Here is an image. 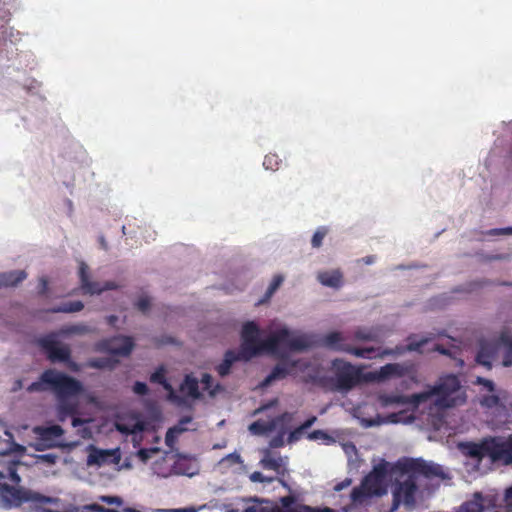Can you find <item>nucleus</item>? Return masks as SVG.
I'll return each mask as SVG.
<instances>
[{"label": "nucleus", "mask_w": 512, "mask_h": 512, "mask_svg": "<svg viewBox=\"0 0 512 512\" xmlns=\"http://www.w3.org/2000/svg\"><path fill=\"white\" fill-rule=\"evenodd\" d=\"M280 163L281 160L277 154L269 153L264 157L263 166L266 170L276 171Z\"/></svg>", "instance_id": "32"}, {"label": "nucleus", "mask_w": 512, "mask_h": 512, "mask_svg": "<svg viewBox=\"0 0 512 512\" xmlns=\"http://www.w3.org/2000/svg\"><path fill=\"white\" fill-rule=\"evenodd\" d=\"M471 457L489 458L493 463L512 464V434L508 437H488L470 447Z\"/></svg>", "instance_id": "5"}, {"label": "nucleus", "mask_w": 512, "mask_h": 512, "mask_svg": "<svg viewBox=\"0 0 512 512\" xmlns=\"http://www.w3.org/2000/svg\"><path fill=\"white\" fill-rule=\"evenodd\" d=\"M499 344L500 342L498 343L496 341H481L479 351L476 355L477 363L490 369L492 367V361L496 358L498 353Z\"/></svg>", "instance_id": "18"}, {"label": "nucleus", "mask_w": 512, "mask_h": 512, "mask_svg": "<svg viewBox=\"0 0 512 512\" xmlns=\"http://www.w3.org/2000/svg\"><path fill=\"white\" fill-rule=\"evenodd\" d=\"M280 346H286L290 351H303L309 347V343L305 336H293L287 328L278 329L261 340L260 329L255 322L243 324L239 351L245 361L263 353L280 355Z\"/></svg>", "instance_id": "1"}, {"label": "nucleus", "mask_w": 512, "mask_h": 512, "mask_svg": "<svg viewBox=\"0 0 512 512\" xmlns=\"http://www.w3.org/2000/svg\"><path fill=\"white\" fill-rule=\"evenodd\" d=\"M409 342L408 344L403 346H396L395 348H386L383 350H380L375 347H353L351 345L348 346V348H344L345 352L348 354H351L358 358H364V359H373V358H384L385 356L389 355H399L403 354L405 351H416L421 352V348L429 341L428 338H422L418 341L414 340L412 337L408 338Z\"/></svg>", "instance_id": "7"}, {"label": "nucleus", "mask_w": 512, "mask_h": 512, "mask_svg": "<svg viewBox=\"0 0 512 512\" xmlns=\"http://www.w3.org/2000/svg\"><path fill=\"white\" fill-rule=\"evenodd\" d=\"M417 490L418 486L413 476H408L403 482L397 483L393 489L391 511H396L401 504L413 507Z\"/></svg>", "instance_id": "10"}, {"label": "nucleus", "mask_w": 512, "mask_h": 512, "mask_svg": "<svg viewBox=\"0 0 512 512\" xmlns=\"http://www.w3.org/2000/svg\"><path fill=\"white\" fill-rule=\"evenodd\" d=\"M375 260V257L374 256H366L365 258H363V262L365 264H372Z\"/></svg>", "instance_id": "61"}, {"label": "nucleus", "mask_w": 512, "mask_h": 512, "mask_svg": "<svg viewBox=\"0 0 512 512\" xmlns=\"http://www.w3.org/2000/svg\"><path fill=\"white\" fill-rule=\"evenodd\" d=\"M283 282V277L281 275H276L273 277L271 283L269 284L267 291L265 293V299L260 301V303L270 299V297L275 293V291L280 287Z\"/></svg>", "instance_id": "35"}, {"label": "nucleus", "mask_w": 512, "mask_h": 512, "mask_svg": "<svg viewBox=\"0 0 512 512\" xmlns=\"http://www.w3.org/2000/svg\"><path fill=\"white\" fill-rule=\"evenodd\" d=\"M281 348H287L286 346H280ZM281 361L275 365V367L271 370L268 376L262 382L263 386H268L272 382L276 380H282L286 378L297 366L298 361H291L289 359L283 358L282 351L280 350Z\"/></svg>", "instance_id": "16"}, {"label": "nucleus", "mask_w": 512, "mask_h": 512, "mask_svg": "<svg viewBox=\"0 0 512 512\" xmlns=\"http://www.w3.org/2000/svg\"><path fill=\"white\" fill-rule=\"evenodd\" d=\"M84 423H85V420H83V419H81L79 417H73V419H72V426L73 427H78V426H80V425H82Z\"/></svg>", "instance_id": "60"}, {"label": "nucleus", "mask_w": 512, "mask_h": 512, "mask_svg": "<svg viewBox=\"0 0 512 512\" xmlns=\"http://www.w3.org/2000/svg\"><path fill=\"white\" fill-rule=\"evenodd\" d=\"M88 366L92 368L102 369L112 367V363L111 360L108 358H96L90 360Z\"/></svg>", "instance_id": "36"}, {"label": "nucleus", "mask_w": 512, "mask_h": 512, "mask_svg": "<svg viewBox=\"0 0 512 512\" xmlns=\"http://www.w3.org/2000/svg\"><path fill=\"white\" fill-rule=\"evenodd\" d=\"M292 419V415L285 412L270 421L257 420L249 425V431L254 435H264L276 429L280 422H288Z\"/></svg>", "instance_id": "17"}, {"label": "nucleus", "mask_w": 512, "mask_h": 512, "mask_svg": "<svg viewBox=\"0 0 512 512\" xmlns=\"http://www.w3.org/2000/svg\"><path fill=\"white\" fill-rule=\"evenodd\" d=\"M408 373V368L400 363H388L378 370L366 373V382H384L392 378H401Z\"/></svg>", "instance_id": "14"}, {"label": "nucleus", "mask_w": 512, "mask_h": 512, "mask_svg": "<svg viewBox=\"0 0 512 512\" xmlns=\"http://www.w3.org/2000/svg\"><path fill=\"white\" fill-rule=\"evenodd\" d=\"M317 278L322 285L331 288H339L343 283V275L339 270L320 272Z\"/></svg>", "instance_id": "22"}, {"label": "nucleus", "mask_w": 512, "mask_h": 512, "mask_svg": "<svg viewBox=\"0 0 512 512\" xmlns=\"http://www.w3.org/2000/svg\"><path fill=\"white\" fill-rule=\"evenodd\" d=\"M476 384L483 385L488 391L493 392L495 390V385L493 381L489 379H485L483 377H477Z\"/></svg>", "instance_id": "44"}, {"label": "nucleus", "mask_w": 512, "mask_h": 512, "mask_svg": "<svg viewBox=\"0 0 512 512\" xmlns=\"http://www.w3.org/2000/svg\"><path fill=\"white\" fill-rule=\"evenodd\" d=\"M237 361H245L241 356V352L227 350L223 361L216 367V371L221 377H224L230 373L232 365Z\"/></svg>", "instance_id": "20"}, {"label": "nucleus", "mask_w": 512, "mask_h": 512, "mask_svg": "<svg viewBox=\"0 0 512 512\" xmlns=\"http://www.w3.org/2000/svg\"><path fill=\"white\" fill-rule=\"evenodd\" d=\"M481 404L487 408L497 407L500 405V398L497 395H487L482 398Z\"/></svg>", "instance_id": "37"}, {"label": "nucleus", "mask_w": 512, "mask_h": 512, "mask_svg": "<svg viewBox=\"0 0 512 512\" xmlns=\"http://www.w3.org/2000/svg\"><path fill=\"white\" fill-rule=\"evenodd\" d=\"M180 391L194 399H198L200 397L198 380L189 375L185 376L180 385Z\"/></svg>", "instance_id": "26"}, {"label": "nucleus", "mask_w": 512, "mask_h": 512, "mask_svg": "<svg viewBox=\"0 0 512 512\" xmlns=\"http://www.w3.org/2000/svg\"><path fill=\"white\" fill-rule=\"evenodd\" d=\"M226 458L231 460L233 463H239L240 462V456L238 454H236V453H231Z\"/></svg>", "instance_id": "59"}, {"label": "nucleus", "mask_w": 512, "mask_h": 512, "mask_svg": "<svg viewBox=\"0 0 512 512\" xmlns=\"http://www.w3.org/2000/svg\"><path fill=\"white\" fill-rule=\"evenodd\" d=\"M123 512H139L138 510L134 509V508H125L123 510Z\"/></svg>", "instance_id": "63"}, {"label": "nucleus", "mask_w": 512, "mask_h": 512, "mask_svg": "<svg viewBox=\"0 0 512 512\" xmlns=\"http://www.w3.org/2000/svg\"><path fill=\"white\" fill-rule=\"evenodd\" d=\"M322 346L335 350L345 352L344 348H348L349 344L344 342V337L341 332L333 331L325 334L321 338Z\"/></svg>", "instance_id": "19"}, {"label": "nucleus", "mask_w": 512, "mask_h": 512, "mask_svg": "<svg viewBox=\"0 0 512 512\" xmlns=\"http://www.w3.org/2000/svg\"><path fill=\"white\" fill-rule=\"evenodd\" d=\"M477 499L473 501H468L462 505L460 512H483L484 507L482 504V496L481 494H475Z\"/></svg>", "instance_id": "31"}, {"label": "nucleus", "mask_w": 512, "mask_h": 512, "mask_svg": "<svg viewBox=\"0 0 512 512\" xmlns=\"http://www.w3.org/2000/svg\"><path fill=\"white\" fill-rule=\"evenodd\" d=\"M134 348V341L129 336H113L96 343V350L117 356H129Z\"/></svg>", "instance_id": "11"}, {"label": "nucleus", "mask_w": 512, "mask_h": 512, "mask_svg": "<svg viewBox=\"0 0 512 512\" xmlns=\"http://www.w3.org/2000/svg\"><path fill=\"white\" fill-rule=\"evenodd\" d=\"M8 476H9V479L14 484L18 485L21 482V477L17 473V469H16V465L15 464L9 465V467H8Z\"/></svg>", "instance_id": "41"}, {"label": "nucleus", "mask_w": 512, "mask_h": 512, "mask_svg": "<svg viewBox=\"0 0 512 512\" xmlns=\"http://www.w3.org/2000/svg\"><path fill=\"white\" fill-rule=\"evenodd\" d=\"M12 450L11 443L0 437V455H6Z\"/></svg>", "instance_id": "49"}, {"label": "nucleus", "mask_w": 512, "mask_h": 512, "mask_svg": "<svg viewBox=\"0 0 512 512\" xmlns=\"http://www.w3.org/2000/svg\"><path fill=\"white\" fill-rule=\"evenodd\" d=\"M269 444H270V447H272V448H280V447L284 446V434L280 433V434L274 436L270 440Z\"/></svg>", "instance_id": "45"}, {"label": "nucleus", "mask_w": 512, "mask_h": 512, "mask_svg": "<svg viewBox=\"0 0 512 512\" xmlns=\"http://www.w3.org/2000/svg\"><path fill=\"white\" fill-rule=\"evenodd\" d=\"M250 480L252 482H260V483L267 482V483H271V482L274 481V478L273 477H266L261 472L255 471V472H253L250 475Z\"/></svg>", "instance_id": "40"}, {"label": "nucleus", "mask_w": 512, "mask_h": 512, "mask_svg": "<svg viewBox=\"0 0 512 512\" xmlns=\"http://www.w3.org/2000/svg\"><path fill=\"white\" fill-rule=\"evenodd\" d=\"M316 421V417L312 416L308 418L303 424H301L299 427L302 429L303 432H305L308 428H310L314 422Z\"/></svg>", "instance_id": "55"}, {"label": "nucleus", "mask_w": 512, "mask_h": 512, "mask_svg": "<svg viewBox=\"0 0 512 512\" xmlns=\"http://www.w3.org/2000/svg\"><path fill=\"white\" fill-rule=\"evenodd\" d=\"M308 438L310 440H319V439L326 440V439H329L330 437L327 435V433H325L322 430H314L313 432H311L308 435Z\"/></svg>", "instance_id": "47"}, {"label": "nucleus", "mask_w": 512, "mask_h": 512, "mask_svg": "<svg viewBox=\"0 0 512 512\" xmlns=\"http://www.w3.org/2000/svg\"><path fill=\"white\" fill-rule=\"evenodd\" d=\"M37 345L43 350L47 358L52 362L69 363L71 360V349L66 344L57 340L55 333L44 335L36 340Z\"/></svg>", "instance_id": "9"}, {"label": "nucleus", "mask_w": 512, "mask_h": 512, "mask_svg": "<svg viewBox=\"0 0 512 512\" xmlns=\"http://www.w3.org/2000/svg\"><path fill=\"white\" fill-rule=\"evenodd\" d=\"M402 470L409 473V476H413L415 481L419 476H423L429 480L434 478H446V474L439 464L428 462L422 458L406 459L402 464Z\"/></svg>", "instance_id": "8"}, {"label": "nucleus", "mask_w": 512, "mask_h": 512, "mask_svg": "<svg viewBox=\"0 0 512 512\" xmlns=\"http://www.w3.org/2000/svg\"><path fill=\"white\" fill-rule=\"evenodd\" d=\"M432 397H436L435 406L442 409L452 408L466 402L465 392L462 390L461 382L455 374L440 376L433 386H429L423 392L413 394L412 402L419 405Z\"/></svg>", "instance_id": "3"}, {"label": "nucleus", "mask_w": 512, "mask_h": 512, "mask_svg": "<svg viewBox=\"0 0 512 512\" xmlns=\"http://www.w3.org/2000/svg\"><path fill=\"white\" fill-rule=\"evenodd\" d=\"M101 499L103 502H106L107 504H122V499L118 496H103Z\"/></svg>", "instance_id": "53"}, {"label": "nucleus", "mask_w": 512, "mask_h": 512, "mask_svg": "<svg viewBox=\"0 0 512 512\" xmlns=\"http://www.w3.org/2000/svg\"><path fill=\"white\" fill-rule=\"evenodd\" d=\"M37 436L38 445L44 448L65 447L67 444L62 442L64 429L60 425L36 426L33 429Z\"/></svg>", "instance_id": "12"}, {"label": "nucleus", "mask_w": 512, "mask_h": 512, "mask_svg": "<svg viewBox=\"0 0 512 512\" xmlns=\"http://www.w3.org/2000/svg\"><path fill=\"white\" fill-rule=\"evenodd\" d=\"M111 456L112 452L110 450H102L94 446H90V453L87 457V464L101 466L106 463Z\"/></svg>", "instance_id": "24"}, {"label": "nucleus", "mask_w": 512, "mask_h": 512, "mask_svg": "<svg viewBox=\"0 0 512 512\" xmlns=\"http://www.w3.org/2000/svg\"><path fill=\"white\" fill-rule=\"evenodd\" d=\"M504 502L509 510H512V487L508 488L505 493Z\"/></svg>", "instance_id": "54"}, {"label": "nucleus", "mask_w": 512, "mask_h": 512, "mask_svg": "<svg viewBox=\"0 0 512 512\" xmlns=\"http://www.w3.org/2000/svg\"><path fill=\"white\" fill-rule=\"evenodd\" d=\"M0 499L5 508L19 507L23 503H30L35 508H42L52 504L54 499L25 487H14L7 483H0Z\"/></svg>", "instance_id": "6"}, {"label": "nucleus", "mask_w": 512, "mask_h": 512, "mask_svg": "<svg viewBox=\"0 0 512 512\" xmlns=\"http://www.w3.org/2000/svg\"><path fill=\"white\" fill-rule=\"evenodd\" d=\"M84 308L83 302L80 300L69 301L52 308L50 311L53 313H74L79 312Z\"/></svg>", "instance_id": "30"}, {"label": "nucleus", "mask_w": 512, "mask_h": 512, "mask_svg": "<svg viewBox=\"0 0 512 512\" xmlns=\"http://www.w3.org/2000/svg\"><path fill=\"white\" fill-rule=\"evenodd\" d=\"M150 381L152 383H157L163 386V388L168 391L169 399L172 401H179V397L176 395L172 385L166 380L165 369L163 366L154 371L150 376Z\"/></svg>", "instance_id": "21"}, {"label": "nucleus", "mask_w": 512, "mask_h": 512, "mask_svg": "<svg viewBox=\"0 0 512 512\" xmlns=\"http://www.w3.org/2000/svg\"><path fill=\"white\" fill-rule=\"evenodd\" d=\"M27 390L53 393L58 400L59 419L63 420L67 416H73L77 411L76 405L68 400L80 395L84 389L82 383L74 377L56 369H46L37 381L28 386Z\"/></svg>", "instance_id": "2"}, {"label": "nucleus", "mask_w": 512, "mask_h": 512, "mask_svg": "<svg viewBox=\"0 0 512 512\" xmlns=\"http://www.w3.org/2000/svg\"><path fill=\"white\" fill-rule=\"evenodd\" d=\"M185 430H186L185 427H175V426L168 429L166 436H165V441H166L167 445H171L172 442L174 441L175 436L177 434L184 432Z\"/></svg>", "instance_id": "38"}, {"label": "nucleus", "mask_w": 512, "mask_h": 512, "mask_svg": "<svg viewBox=\"0 0 512 512\" xmlns=\"http://www.w3.org/2000/svg\"><path fill=\"white\" fill-rule=\"evenodd\" d=\"M78 274L80 279V287L84 294H101L103 291L116 290L119 288V285L114 281H106L103 285H101L99 282L91 281L89 278V267L83 261L80 262Z\"/></svg>", "instance_id": "13"}, {"label": "nucleus", "mask_w": 512, "mask_h": 512, "mask_svg": "<svg viewBox=\"0 0 512 512\" xmlns=\"http://www.w3.org/2000/svg\"><path fill=\"white\" fill-rule=\"evenodd\" d=\"M150 299L148 297H141L137 302H136V307L139 311L143 312V313H146L149 308H150Z\"/></svg>", "instance_id": "42"}, {"label": "nucleus", "mask_w": 512, "mask_h": 512, "mask_svg": "<svg viewBox=\"0 0 512 512\" xmlns=\"http://www.w3.org/2000/svg\"><path fill=\"white\" fill-rule=\"evenodd\" d=\"M132 390L135 394L140 395V396H144V395L148 394V392H149V388H148L147 384L144 382H140V381H136L134 383Z\"/></svg>", "instance_id": "39"}, {"label": "nucleus", "mask_w": 512, "mask_h": 512, "mask_svg": "<svg viewBox=\"0 0 512 512\" xmlns=\"http://www.w3.org/2000/svg\"><path fill=\"white\" fill-rule=\"evenodd\" d=\"M328 228L320 226L317 228L311 239V245L313 248H319L322 245L323 239L328 234Z\"/></svg>", "instance_id": "34"}, {"label": "nucleus", "mask_w": 512, "mask_h": 512, "mask_svg": "<svg viewBox=\"0 0 512 512\" xmlns=\"http://www.w3.org/2000/svg\"><path fill=\"white\" fill-rule=\"evenodd\" d=\"M192 421L191 416H183L176 427H185L186 424L190 423Z\"/></svg>", "instance_id": "58"}, {"label": "nucleus", "mask_w": 512, "mask_h": 512, "mask_svg": "<svg viewBox=\"0 0 512 512\" xmlns=\"http://www.w3.org/2000/svg\"><path fill=\"white\" fill-rule=\"evenodd\" d=\"M379 400L383 406H391V405H406L413 404L412 395L410 397L398 394H383L379 397Z\"/></svg>", "instance_id": "27"}, {"label": "nucleus", "mask_w": 512, "mask_h": 512, "mask_svg": "<svg viewBox=\"0 0 512 512\" xmlns=\"http://www.w3.org/2000/svg\"><path fill=\"white\" fill-rule=\"evenodd\" d=\"M47 291H48V280L45 277H41L39 279V284H38V294H40L41 296H44L47 294Z\"/></svg>", "instance_id": "50"}, {"label": "nucleus", "mask_w": 512, "mask_h": 512, "mask_svg": "<svg viewBox=\"0 0 512 512\" xmlns=\"http://www.w3.org/2000/svg\"><path fill=\"white\" fill-rule=\"evenodd\" d=\"M99 510H100V511H103V512H116L115 510L105 509V508H103V507H99Z\"/></svg>", "instance_id": "64"}, {"label": "nucleus", "mask_w": 512, "mask_h": 512, "mask_svg": "<svg viewBox=\"0 0 512 512\" xmlns=\"http://www.w3.org/2000/svg\"><path fill=\"white\" fill-rule=\"evenodd\" d=\"M27 274L23 270L0 273V287L16 286L26 278Z\"/></svg>", "instance_id": "23"}, {"label": "nucleus", "mask_w": 512, "mask_h": 512, "mask_svg": "<svg viewBox=\"0 0 512 512\" xmlns=\"http://www.w3.org/2000/svg\"><path fill=\"white\" fill-rule=\"evenodd\" d=\"M350 484H351V479L347 478V479H345L344 481H342V482L338 483V484L334 487V489H335L336 491H341L342 489H344V488L348 487Z\"/></svg>", "instance_id": "56"}, {"label": "nucleus", "mask_w": 512, "mask_h": 512, "mask_svg": "<svg viewBox=\"0 0 512 512\" xmlns=\"http://www.w3.org/2000/svg\"><path fill=\"white\" fill-rule=\"evenodd\" d=\"M498 342L506 347V355L503 359V365L508 367L512 365V335L508 330L501 331Z\"/></svg>", "instance_id": "28"}, {"label": "nucleus", "mask_w": 512, "mask_h": 512, "mask_svg": "<svg viewBox=\"0 0 512 512\" xmlns=\"http://www.w3.org/2000/svg\"><path fill=\"white\" fill-rule=\"evenodd\" d=\"M201 383L203 384L204 389L208 390L213 383L212 376L208 373H204L201 377Z\"/></svg>", "instance_id": "52"}, {"label": "nucleus", "mask_w": 512, "mask_h": 512, "mask_svg": "<svg viewBox=\"0 0 512 512\" xmlns=\"http://www.w3.org/2000/svg\"><path fill=\"white\" fill-rule=\"evenodd\" d=\"M303 434H304V432L302 431V429L300 427L295 428L293 431H291L289 433L288 443H294V442L300 440Z\"/></svg>", "instance_id": "43"}, {"label": "nucleus", "mask_w": 512, "mask_h": 512, "mask_svg": "<svg viewBox=\"0 0 512 512\" xmlns=\"http://www.w3.org/2000/svg\"><path fill=\"white\" fill-rule=\"evenodd\" d=\"M373 495L361 483L359 486L354 487L351 491L350 498L353 504L361 505Z\"/></svg>", "instance_id": "29"}, {"label": "nucleus", "mask_w": 512, "mask_h": 512, "mask_svg": "<svg viewBox=\"0 0 512 512\" xmlns=\"http://www.w3.org/2000/svg\"><path fill=\"white\" fill-rule=\"evenodd\" d=\"M39 87H40V83L34 78L28 79L27 82L25 84H23V88L27 92H32L34 90H37Z\"/></svg>", "instance_id": "46"}, {"label": "nucleus", "mask_w": 512, "mask_h": 512, "mask_svg": "<svg viewBox=\"0 0 512 512\" xmlns=\"http://www.w3.org/2000/svg\"><path fill=\"white\" fill-rule=\"evenodd\" d=\"M333 375L326 379L325 385L334 392L348 393L358 385L366 382V373L361 366L336 358L331 362Z\"/></svg>", "instance_id": "4"}, {"label": "nucleus", "mask_w": 512, "mask_h": 512, "mask_svg": "<svg viewBox=\"0 0 512 512\" xmlns=\"http://www.w3.org/2000/svg\"><path fill=\"white\" fill-rule=\"evenodd\" d=\"M43 458H45L49 462H53L55 456L48 454V455H44Z\"/></svg>", "instance_id": "62"}, {"label": "nucleus", "mask_w": 512, "mask_h": 512, "mask_svg": "<svg viewBox=\"0 0 512 512\" xmlns=\"http://www.w3.org/2000/svg\"><path fill=\"white\" fill-rule=\"evenodd\" d=\"M433 350L439 352L442 355H450L449 349L445 348L443 345L440 344H436Z\"/></svg>", "instance_id": "57"}, {"label": "nucleus", "mask_w": 512, "mask_h": 512, "mask_svg": "<svg viewBox=\"0 0 512 512\" xmlns=\"http://www.w3.org/2000/svg\"><path fill=\"white\" fill-rule=\"evenodd\" d=\"M386 474L385 464H379L362 479L361 483L373 496H381L386 491L384 488Z\"/></svg>", "instance_id": "15"}, {"label": "nucleus", "mask_w": 512, "mask_h": 512, "mask_svg": "<svg viewBox=\"0 0 512 512\" xmlns=\"http://www.w3.org/2000/svg\"><path fill=\"white\" fill-rule=\"evenodd\" d=\"M291 512H333L330 508H312L310 506L303 505L299 508L297 511H291Z\"/></svg>", "instance_id": "48"}, {"label": "nucleus", "mask_w": 512, "mask_h": 512, "mask_svg": "<svg viewBox=\"0 0 512 512\" xmlns=\"http://www.w3.org/2000/svg\"><path fill=\"white\" fill-rule=\"evenodd\" d=\"M489 235H512V226L500 229H492L488 232Z\"/></svg>", "instance_id": "51"}, {"label": "nucleus", "mask_w": 512, "mask_h": 512, "mask_svg": "<svg viewBox=\"0 0 512 512\" xmlns=\"http://www.w3.org/2000/svg\"><path fill=\"white\" fill-rule=\"evenodd\" d=\"M260 465L266 470H273L278 474H284L281 457H273L269 450L264 452Z\"/></svg>", "instance_id": "25"}, {"label": "nucleus", "mask_w": 512, "mask_h": 512, "mask_svg": "<svg viewBox=\"0 0 512 512\" xmlns=\"http://www.w3.org/2000/svg\"><path fill=\"white\" fill-rule=\"evenodd\" d=\"M354 337L360 341H375L377 340V334L371 329L358 328L354 332Z\"/></svg>", "instance_id": "33"}]
</instances>
